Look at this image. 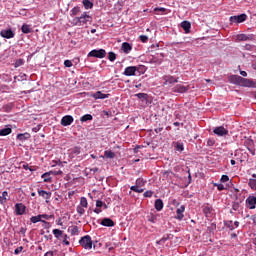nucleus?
<instances>
[{"mask_svg": "<svg viewBox=\"0 0 256 256\" xmlns=\"http://www.w3.org/2000/svg\"><path fill=\"white\" fill-rule=\"evenodd\" d=\"M80 121L82 123H87V121H93V115L91 114H85L80 118Z\"/></svg>", "mask_w": 256, "mask_h": 256, "instance_id": "obj_32", "label": "nucleus"}, {"mask_svg": "<svg viewBox=\"0 0 256 256\" xmlns=\"http://www.w3.org/2000/svg\"><path fill=\"white\" fill-rule=\"evenodd\" d=\"M25 63V61L23 59H18L15 62V67H21V65H23Z\"/></svg>", "mask_w": 256, "mask_h": 256, "instance_id": "obj_49", "label": "nucleus"}, {"mask_svg": "<svg viewBox=\"0 0 256 256\" xmlns=\"http://www.w3.org/2000/svg\"><path fill=\"white\" fill-rule=\"evenodd\" d=\"M225 227H228V229H230V231H233L235 229V227H233V221L229 220L227 222H224Z\"/></svg>", "mask_w": 256, "mask_h": 256, "instance_id": "obj_44", "label": "nucleus"}, {"mask_svg": "<svg viewBox=\"0 0 256 256\" xmlns=\"http://www.w3.org/2000/svg\"><path fill=\"white\" fill-rule=\"evenodd\" d=\"M30 221H31V223H39V222L43 223V220H41V214H39L37 216H32L30 218Z\"/></svg>", "mask_w": 256, "mask_h": 256, "instance_id": "obj_39", "label": "nucleus"}, {"mask_svg": "<svg viewBox=\"0 0 256 256\" xmlns=\"http://www.w3.org/2000/svg\"><path fill=\"white\" fill-rule=\"evenodd\" d=\"M108 59L111 62L115 61V59H117V54H115L114 52H109L108 53Z\"/></svg>", "mask_w": 256, "mask_h": 256, "instance_id": "obj_45", "label": "nucleus"}, {"mask_svg": "<svg viewBox=\"0 0 256 256\" xmlns=\"http://www.w3.org/2000/svg\"><path fill=\"white\" fill-rule=\"evenodd\" d=\"M130 189L131 191H134V193H143V191H145V189L139 186H131Z\"/></svg>", "mask_w": 256, "mask_h": 256, "instance_id": "obj_41", "label": "nucleus"}, {"mask_svg": "<svg viewBox=\"0 0 256 256\" xmlns=\"http://www.w3.org/2000/svg\"><path fill=\"white\" fill-rule=\"evenodd\" d=\"M69 236L67 234L64 235V240H63V243L66 245V246H69L70 245V242L69 240Z\"/></svg>", "mask_w": 256, "mask_h": 256, "instance_id": "obj_57", "label": "nucleus"}, {"mask_svg": "<svg viewBox=\"0 0 256 256\" xmlns=\"http://www.w3.org/2000/svg\"><path fill=\"white\" fill-rule=\"evenodd\" d=\"M202 211H203V214L205 215V217H207V218L213 217V215L215 213V209H213V206H211L209 204H204L202 206Z\"/></svg>", "mask_w": 256, "mask_h": 256, "instance_id": "obj_5", "label": "nucleus"}, {"mask_svg": "<svg viewBox=\"0 0 256 256\" xmlns=\"http://www.w3.org/2000/svg\"><path fill=\"white\" fill-rule=\"evenodd\" d=\"M12 131L11 127L0 129V137H7V135H11Z\"/></svg>", "mask_w": 256, "mask_h": 256, "instance_id": "obj_24", "label": "nucleus"}, {"mask_svg": "<svg viewBox=\"0 0 256 256\" xmlns=\"http://www.w3.org/2000/svg\"><path fill=\"white\" fill-rule=\"evenodd\" d=\"M79 244L81 245V247H83V249H93V240H91V236L89 235L83 236L79 240Z\"/></svg>", "mask_w": 256, "mask_h": 256, "instance_id": "obj_2", "label": "nucleus"}, {"mask_svg": "<svg viewBox=\"0 0 256 256\" xmlns=\"http://www.w3.org/2000/svg\"><path fill=\"white\" fill-rule=\"evenodd\" d=\"M68 231L71 233V235H79V227L78 226H71L69 227Z\"/></svg>", "mask_w": 256, "mask_h": 256, "instance_id": "obj_36", "label": "nucleus"}, {"mask_svg": "<svg viewBox=\"0 0 256 256\" xmlns=\"http://www.w3.org/2000/svg\"><path fill=\"white\" fill-rule=\"evenodd\" d=\"M54 252L53 251H48L44 254V256H53Z\"/></svg>", "mask_w": 256, "mask_h": 256, "instance_id": "obj_64", "label": "nucleus"}, {"mask_svg": "<svg viewBox=\"0 0 256 256\" xmlns=\"http://www.w3.org/2000/svg\"><path fill=\"white\" fill-rule=\"evenodd\" d=\"M213 145H215V139L209 138V139L207 140V146H208V147H213Z\"/></svg>", "mask_w": 256, "mask_h": 256, "instance_id": "obj_50", "label": "nucleus"}, {"mask_svg": "<svg viewBox=\"0 0 256 256\" xmlns=\"http://www.w3.org/2000/svg\"><path fill=\"white\" fill-rule=\"evenodd\" d=\"M135 67H136V73H139V75H143V73L147 71V67H145V65H139Z\"/></svg>", "mask_w": 256, "mask_h": 256, "instance_id": "obj_35", "label": "nucleus"}, {"mask_svg": "<svg viewBox=\"0 0 256 256\" xmlns=\"http://www.w3.org/2000/svg\"><path fill=\"white\" fill-rule=\"evenodd\" d=\"M32 131L34 133H38V131H41V124L37 125L36 127L32 128Z\"/></svg>", "mask_w": 256, "mask_h": 256, "instance_id": "obj_60", "label": "nucleus"}, {"mask_svg": "<svg viewBox=\"0 0 256 256\" xmlns=\"http://www.w3.org/2000/svg\"><path fill=\"white\" fill-rule=\"evenodd\" d=\"M253 85H255L254 81L242 77V80L240 81V87H253Z\"/></svg>", "mask_w": 256, "mask_h": 256, "instance_id": "obj_22", "label": "nucleus"}, {"mask_svg": "<svg viewBox=\"0 0 256 256\" xmlns=\"http://www.w3.org/2000/svg\"><path fill=\"white\" fill-rule=\"evenodd\" d=\"M137 73V67L135 66H128L125 68L123 75H125L126 77H133Z\"/></svg>", "mask_w": 256, "mask_h": 256, "instance_id": "obj_9", "label": "nucleus"}, {"mask_svg": "<svg viewBox=\"0 0 256 256\" xmlns=\"http://www.w3.org/2000/svg\"><path fill=\"white\" fill-rule=\"evenodd\" d=\"M248 185L250 189L256 191V174H252V178L249 179Z\"/></svg>", "mask_w": 256, "mask_h": 256, "instance_id": "obj_23", "label": "nucleus"}, {"mask_svg": "<svg viewBox=\"0 0 256 256\" xmlns=\"http://www.w3.org/2000/svg\"><path fill=\"white\" fill-rule=\"evenodd\" d=\"M87 57H94L96 59H105L107 51L105 49H94L87 54Z\"/></svg>", "mask_w": 256, "mask_h": 256, "instance_id": "obj_1", "label": "nucleus"}, {"mask_svg": "<svg viewBox=\"0 0 256 256\" xmlns=\"http://www.w3.org/2000/svg\"><path fill=\"white\" fill-rule=\"evenodd\" d=\"M77 13H79V7H74V8L71 10V15L75 16V15H77Z\"/></svg>", "mask_w": 256, "mask_h": 256, "instance_id": "obj_58", "label": "nucleus"}, {"mask_svg": "<svg viewBox=\"0 0 256 256\" xmlns=\"http://www.w3.org/2000/svg\"><path fill=\"white\" fill-rule=\"evenodd\" d=\"M145 183H147V181H145L143 178H138L134 187H145Z\"/></svg>", "mask_w": 256, "mask_h": 256, "instance_id": "obj_37", "label": "nucleus"}, {"mask_svg": "<svg viewBox=\"0 0 256 256\" xmlns=\"http://www.w3.org/2000/svg\"><path fill=\"white\" fill-rule=\"evenodd\" d=\"M183 213H185V205H181L179 208H177L176 216L174 217V219H177L178 221H183V218L185 217Z\"/></svg>", "mask_w": 256, "mask_h": 256, "instance_id": "obj_11", "label": "nucleus"}, {"mask_svg": "<svg viewBox=\"0 0 256 256\" xmlns=\"http://www.w3.org/2000/svg\"><path fill=\"white\" fill-rule=\"evenodd\" d=\"M64 66L65 67H73V62H71V60H65L64 61Z\"/></svg>", "mask_w": 256, "mask_h": 256, "instance_id": "obj_55", "label": "nucleus"}, {"mask_svg": "<svg viewBox=\"0 0 256 256\" xmlns=\"http://www.w3.org/2000/svg\"><path fill=\"white\" fill-rule=\"evenodd\" d=\"M110 94H103L101 91H97L96 93H93L91 97L93 99H109Z\"/></svg>", "mask_w": 256, "mask_h": 256, "instance_id": "obj_21", "label": "nucleus"}, {"mask_svg": "<svg viewBox=\"0 0 256 256\" xmlns=\"http://www.w3.org/2000/svg\"><path fill=\"white\" fill-rule=\"evenodd\" d=\"M154 205H155L156 211H163V207H164L163 200L156 199Z\"/></svg>", "mask_w": 256, "mask_h": 256, "instance_id": "obj_27", "label": "nucleus"}, {"mask_svg": "<svg viewBox=\"0 0 256 256\" xmlns=\"http://www.w3.org/2000/svg\"><path fill=\"white\" fill-rule=\"evenodd\" d=\"M238 41H255V35L253 34H238Z\"/></svg>", "mask_w": 256, "mask_h": 256, "instance_id": "obj_12", "label": "nucleus"}, {"mask_svg": "<svg viewBox=\"0 0 256 256\" xmlns=\"http://www.w3.org/2000/svg\"><path fill=\"white\" fill-rule=\"evenodd\" d=\"M52 233H53L54 237H56V239H61V237H63V230L54 229V230H52Z\"/></svg>", "mask_w": 256, "mask_h": 256, "instance_id": "obj_34", "label": "nucleus"}, {"mask_svg": "<svg viewBox=\"0 0 256 256\" xmlns=\"http://www.w3.org/2000/svg\"><path fill=\"white\" fill-rule=\"evenodd\" d=\"M25 209H27V207H25L23 203L15 204L16 215H23V213H25Z\"/></svg>", "mask_w": 256, "mask_h": 256, "instance_id": "obj_17", "label": "nucleus"}, {"mask_svg": "<svg viewBox=\"0 0 256 256\" xmlns=\"http://www.w3.org/2000/svg\"><path fill=\"white\" fill-rule=\"evenodd\" d=\"M173 93H187L189 91V86L182 84H177L172 88Z\"/></svg>", "mask_w": 256, "mask_h": 256, "instance_id": "obj_10", "label": "nucleus"}, {"mask_svg": "<svg viewBox=\"0 0 256 256\" xmlns=\"http://www.w3.org/2000/svg\"><path fill=\"white\" fill-rule=\"evenodd\" d=\"M103 227H115V222L111 218H104L100 222Z\"/></svg>", "mask_w": 256, "mask_h": 256, "instance_id": "obj_18", "label": "nucleus"}, {"mask_svg": "<svg viewBox=\"0 0 256 256\" xmlns=\"http://www.w3.org/2000/svg\"><path fill=\"white\" fill-rule=\"evenodd\" d=\"M241 209V202H233L232 203V210L233 211H240Z\"/></svg>", "mask_w": 256, "mask_h": 256, "instance_id": "obj_42", "label": "nucleus"}, {"mask_svg": "<svg viewBox=\"0 0 256 256\" xmlns=\"http://www.w3.org/2000/svg\"><path fill=\"white\" fill-rule=\"evenodd\" d=\"M31 138V134L29 133H23V134H18L17 135V139L18 141H27V139H30Z\"/></svg>", "mask_w": 256, "mask_h": 256, "instance_id": "obj_30", "label": "nucleus"}, {"mask_svg": "<svg viewBox=\"0 0 256 256\" xmlns=\"http://www.w3.org/2000/svg\"><path fill=\"white\" fill-rule=\"evenodd\" d=\"M76 211H77V213H78V215H80V217L81 216H83V215H85V208L83 207V206H77L76 207Z\"/></svg>", "mask_w": 256, "mask_h": 256, "instance_id": "obj_43", "label": "nucleus"}, {"mask_svg": "<svg viewBox=\"0 0 256 256\" xmlns=\"http://www.w3.org/2000/svg\"><path fill=\"white\" fill-rule=\"evenodd\" d=\"M82 3L85 9H93V2L90 0H83Z\"/></svg>", "mask_w": 256, "mask_h": 256, "instance_id": "obj_38", "label": "nucleus"}, {"mask_svg": "<svg viewBox=\"0 0 256 256\" xmlns=\"http://www.w3.org/2000/svg\"><path fill=\"white\" fill-rule=\"evenodd\" d=\"M38 195H39V197H42L43 199H45L46 203H49V199H51L52 193L47 192L45 190L38 189Z\"/></svg>", "mask_w": 256, "mask_h": 256, "instance_id": "obj_15", "label": "nucleus"}, {"mask_svg": "<svg viewBox=\"0 0 256 256\" xmlns=\"http://www.w3.org/2000/svg\"><path fill=\"white\" fill-rule=\"evenodd\" d=\"M121 49H122L123 53H125L126 55H129V53H131V51H133V46H131L129 44V42H124L121 45Z\"/></svg>", "mask_w": 256, "mask_h": 256, "instance_id": "obj_19", "label": "nucleus"}, {"mask_svg": "<svg viewBox=\"0 0 256 256\" xmlns=\"http://www.w3.org/2000/svg\"><path fill=\"white\" fill-rule=\"evenodd\" d=\"M135 97L140 99V101H146V103L149 101V95L147 93H138L135 94Z\"/></svg>", "mask_w": 256, "mask_h": 256, "instance_id": "obj_28", "label": "nucleus"}, {"mask_svg": "<svg viewBox=\"0 0 256 256\" xmlns=\"http://www.w3.org/2000/svg\"><path fill=\"white\" fill-rule=\"evenodd\" d=\"M104 157H105L106 159H115V154H114V152L111 151V150H105V151H104Z\"/></svg>", "mask_w": 256, "mask_h": 256, "instance_id": "obj_33", "label": "nucleus"}, {"mask_svg": "<svg viewBox=\"0 0 256 256\" xmlns=\"http://www.w3.org/2000/svg\"><path fill=\"white\" fill-rule=\"evenodd\" d=\"M164 85H173V83H179V78H175L171 75L163 76Z\"/></svg>", "mask_w": 256, "mask_h": 256, "instance_id": "obj_8", "label": "nucleus"}, {"mask_svg": "<svg viewBox=\"0 0 256 256\" xmlns=\"http://www.w3.org/2000/svg\"><path fill=\"white\" fill-rule=\"evenodd\" d=\"M0 36L4 39H13V37H15V32L11 28L3 29L0 31Z\"/></svg>", "mask_w": 256, "mask_h": 256, "instance_id": "obj_7", "label": "nucleus"}, {"mask_svg": "<svg viewBox=\"0 0 256 256\" xmlns=\"http://www.w3.org/2000/svg\"><path fill=\"white\" fill-rule=\"evenodd\" d=\"M9 197V192L3 191L2 195L0 196V204L5 205L7 203V198Z\"/></svg>", "mask_w": 256, "mask_h": 256, "instance_id": "obj_29", "label": "nucleus"}, {"mask_svg": "<svg viewBox=\"0 0 256 256\" xmlns=\"http://www.w3.org/2000/svg\"><path fill=\"white\" fill-rule=\"evenodd\" d=\"M22 167L23 169H25V171H31V172L35 171V169L29 167V164H23Z\"/></svg>", "mask_w": 256, "mask_h": 256, "instance_id": "obj_52", "label": "nucleus"}, {"mask_svg": "<svg viewBox=\"0 0 256 256\" xmlns=\"http://www.w3.org/2000/svg\"><path fill=\"white\" fill-rule=\"evenodd\" d=\"M89 203L87 202V198L81 197L80 198V207H84V209H87Z\"/></svg>", "mask_w": 256, "mask_h": 256, "instance_id": "obj_40", "label": "nucleus"}, {"mask_svg": "<svg viewBox=\"0 0 256 256\" xmlns=\"http://www.w3.org/2000/svg\"><path fill=\"white\" fill-rule=\"evenodd\" d=\"M103 205H104L103 201H101V200H97V201H96V207H97V208L103 207Z\"/></svg>", "mask_w": 256, "mask_h": 256, "instance_id": "obj_63", "label": "nucleus"}, {"mask_svg": "<svg viewBox=\"0 0 256 256\" xmlns=\"http://www.w3.org/2000/svg\"><path fill=\"white\" fill-rule=\"evenodd\" d=\"M91 19V16L87 15V13H83L80 17H76L73 19L74 25H87V22Z\"/></svg>", "mask_w": 256, "mask_h": 256, "instance_id": "obj_3", "label": "nucleus"}, {"mask_svg": "<svg viewBox=\"0 0 256 256\" xmlns=\"http://www.w3.org/2000/svg\"><path fill=\"white\" fill-rule=\"evenodd\" d=\"M246 205L250 209H255V207H256V197L255 196H249L246 199Z\"/></svg>", "mask_w": 256, "mask_h": 256, "instance_id": "obj_16", "label": "nucleus"}, {"mask_svg": "<svg viewBox=\"0 0 256 256\" xmlns=\"http://www.w3.org/2000/svg\"><path fill=\"white\" fill-rule=\"evenodd\" d=\"M139 39L142 43H147L149 41V37L147 35H140Z\"/></svg>", "mask_w": 256, "mask_h": 256, "instance_id": "obj_48", "label": "nucleus"}, {"mask_svg": "<svg viewBox=\"0 0 256 256\" xmlns=\"http://www.w3.org/2000/svg\"><path fill=\"white\" fill-rule=\"evenodd\" d=\"M163 57H165L163 53L152 56V58L150 59V63H154L155 65H161L163 63Z\"/></svg>", "mask_w": 256, "mask_h": 256, "instance_id": "obj_14", "label": "nucleus"}, {"mask_svg": "<svg viewBox=\"0 0 256 256\" xmlns=\"http://www.w3.org/2000/svg\"><path fill=\"white\" fill-rule=\"evenodd\" d=\"M220 181L222 183H227V181H229V176L228 175H222Z\"/></svg>", "mask_w": 256, "mask_h": 256, "instance_id": "obj_53", "label": "nucleus"}, {"mask_svg": "<svg viewBox=\"0 0 256 256\" xmlns=\"http://www.w3.org/2000/svg\"><path fill=\"white\" fill-rule=\"evenodd\" d=\"M42 223L44 224V229H51V223L43 220Z\"/></svg>", "mask_w": 256, "mask_h": 256, "instance_id": "obj_56", "label": "nucleus"}, {"mask_svg": "<svg viewBox=\"0 0 256 256\" xmlns=\"http://www.w3.org/2000/svg\"><path fill=\"white\" fill-rule=\"evenodd\" d=\"M154 11H160L161 13H165L167 11V9H165L163 7H157V8H154Z\"/></svg>", "mask_w": 256, "mask_h": 256, "instance_id": "obj_62", "label": "nucleus"}, {"mask_svg": "<svg viewBox=\"0 0 256 256\" xmlns=\"http://www.w3.org/2000/svg\"><path fill=\"white\" fill-rule=\"evenodd\" d=\"M176 150H178L180 153L185 150V147L183 146V143L177 142L176 144Z\"/></svg>", "mask_w": 256, "mask_h": 256, "instance_id": "obj_46", "label": "nucleus"}, {"mask_svg": "<svg viewBox=\"0 0 256 256\" xmlns=\"http://www.w3.org/2000/svg\"><path fill=\"white\" fill-rule=\"evenodd\" d=\"M73 121H74L73 116L66 115V116L62 117L61 125L63 127H69V125H71V123H73Z\"/></svg>", "mask_w": 256, "mask_h": 256, "instance_id": "obj_13", "label": "nucleus"}, {"mask_svg": "<svg viewBox=\"0 0 256 256\" xmlns=\"http://www.w3.org/2000/svg\"><path fill=\"white\" fill-rule=\"evenodd\" d=\"M230 25L238 24V23H245L247 21V14H240L238 16H231L229 18Z\"/></svg>", "mask_w": 256, "mask_h": 256, "instance_id": "obj_4", "label": "nucleus"}, {"mask_svg": "<svg viewBox=\"0 0 256 256\" xmlns=\"http://www.w3.org/2000/svg\"><path fill=\"white\" fill-rule=\"evenodd\" d=\"M242 78L243 77L239 75H232L229 77V81L233 83V85H241Z\"/></svg>", "mask_w": 256, "mask_h": 256, "instance_id": "obj_20", "label": "nucleus"}, {"mask_svg": "<svg viewBox=\"0 0 256 256\" xmlns=\"http://www.w3.org/2000/svg\"><path fill=\"white\" fill-rule=\"evenodd\" d=\"M23 251V246H19L14 250V255H19Z\"/></svg>", "mask_w": 256, "mask_h": 256, "instance_id": "obj_54", "label": "nucleus"}, {"mask_svg": "<svg viewBox=\"0 0 256 256\" xmlns=\"http://www.w3.org/2000/svg\"><path fill=\"white\" fill-rule=\"evenodd\" d=\"M182 29H184L185 33H189L191 31V22L189 21H183L181 23Z\"/></svg>", "mask_w": 256, "mask_h": 256, "instance_id": "obj_26", "label": "nucleus"}, {"mask_svg": "<svg viewBox=\"0 0 256 256\" xmlns=\"http://www.w3.org/2000/svg\"><path fill=\"white\" fill-rule=\"evenodd\" d=\"M213 133L218 137H225V135H229V130H227L224 126H218L213 129Z\"/></svg>", "mask_w": 256, "mask_h": 256, "instance_id": "obj_6", "label": "nucleus"}, {"mask_svg": "<svg viewBox=\"0 0 256 256\" xmlns=\"http://www.w3.org/2000/svg\"><path fill=\"white\" fill-rule=\"evenodd\" d=\"M51 173L52 172H45L42 174L41 178L43 179L44 183H51Z\"/></svg>", "mask_w": 256, "mask_h": 256, "instance_id": "obj_31", "label": "nucleus"}, {"mask_svg": "<svg viewBox=\"0 0 256 256\" xmlns=\"http://www.w3.org/2000/svg\"><path fill=\"white\" fill-rule=\"evenodd\" d=\"M21 31L25 35H27L29 33H33V29L31 28V25H29V24H23L21 27Z\"/></svg>", "mask_w": 256, "mask_h": 256, "instance_id": "obj_25", "label": "nucleus"}, {"mask_svg": "<svg viewBox=\"0 0 256 256\" xmlns=\"http://www.w3.org/2000/svg\"><path fill=\"white\" fill-rule=\"evenodd\" d=\"M169 241V238H167V234L165 236H163L158 242V245H163V243Z\"/></svg>", "mask_w": 256, "mask_h": 256, "instance_id": "obj_47", "label": "nucleus"}, {"mask_svg": "<svg viewBox=\"0 0 256 256\" xmlns=\"http://www.w3.org/2000/svg\"><path fill=\"white\" fill-rule=\"evenodd\" d=\"M143 195H144V197H146V198H147V197H149V198H150V197H153V191L147 190L146 192H144Z\"/></svg>", "mask_w": 256, "mask_h": 256, "instance_id": "obj_51", "label": "nucleus"}, {"mask_svg": "<svg viewBox=\"0 0 256 256\" xmlns=\"http://www.w3.org/2000/svg\"><path fill=\"white\" fill-rule=\"evenodd\" d=\"M215 186L217 187L218 191H224L225 190V186L223 184H215Z\"/></svg>", "mask_w": 256, "mask_h": 256, "instance_id": "obj_59", "label": "nucleus"}, {"mask_svg": "<svg viewBox=\"0 0 256 256\" xmlns=\"http://www.w3.org/2000/svg\"><path fill=\"white\" fill-rule=\"evenodd\" d=\"M73 153H74L75 155H79V154L81 153V148H80V147H75V148L73 149Z\"/></svg>", "mask_w": 256, "mask_h": 256, "instance_id": "obj_61", "label": "nucleus"}]
</instances>
